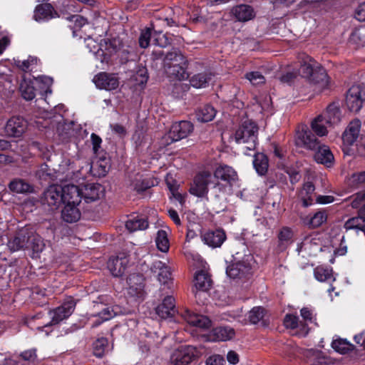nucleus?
<instances>
[{
	"mask_svg": "<svg viewBox=\"0 0 365 365\" xmlns=\"http://www.w3.org/2000/svg\"><path fill=\"white\" fill-rule=\"evenodd\" d=\"M332 348L337 352L344 354L352 351L354 346L346 339H339L334 340L331 343Z\"/></svg>",
	"mask_w": 365,
	"mask_h": 365,
	"instance_id": "obj_45",
	"label": "nucleus"
},
{
	"mask_svg": "<svg viewBox=\"0 0 365 365\" xmlns=\"http://www.w3.org/2000/svg\"><path fill=\"white\" fill-rule=\"evenodd\" d=\"M128 264V257L122 255L110 258L108 262V268L114 277H120L124 274Z\"/></svg>",
	"mask_w": 365,
	"mask_h": 365,
	"instance_id": "obj_17",
	"label": "nucleus"
},
{
	"mask_svg": "<svg viewBox=\"0 0 365 365\" xmlns=\"http://www.w3.org/2000/svg\"><path fill=\"white\" fill-rule=\"evenodd\" d=\"M58 16L57 12L50 4H39L34 10V18L36 21H48Z\"/></svg>",
	"mask_w": 365,
	"mask_h": 365,
	"instance_id": "obj_23",
	"label": "nucleus"
},
{
	"mask_svg": "<svg viewBox=\"0 0 365 365\" xmlns=\"http://www.w3.org/2000/svg\"><path fill=\"white\" fill-rule=\"evenodd\" d=\"M300 313L304 320L302 323L304 324V333L307 334L308 330L307 329V326L308 322L312 323L314 322L313 313L312 310L307 307L302 308Z\"/></svg>",
	"mask_w": 365,
	"mask_h": 365,
	"instance_id": "obj_58",
	"label": "nucleus"
},
{
	"mask_svg": "<svg viewBox=\"0 0 365 365\" xmlns=\"http://www.w3.org/2000/svg\"><path fill=\"white\" fill-rule=\"evenodd\" d=\"M327 215L325 211L320 210L314 213L311 217H307L304 219V222L309 227L315 228L321 226L326 222Z\"/></svg>",
	"mask_w": 365,
	"mask_h": 365,
	"instance_id": "obj_39",
	"label": "nucleus"
},
{
	"mask_svg": "<svg viewBox=\"0 0 365 365\" xmlns=\"http://www.w3.org/2000/svg\"><path fill=\"white\" fill-rule=\"evenodd\" d=\"M187 62L185 63H179L178 65H173L170 67H167V73L174 76L175 78L181 81L188 78V73L186 71Z\"/></svg>",
	"mask_w": 365,
	"mask_h": 365,
	"instance_id": "obj_40",
	"label": "nucleus"
},
{
	"mask_svg": "<svg viewBox=\"0 0 365 365\" xmlns=\"http://www.w3.org/2000/svg\"><path fill=\"white\" fill-rule=\"evenodd\" d=\"M349 180L351 185L355 188L365 186V171L354 173Z\"/></svg>",
	"mask_w": 365,
	"mask_h": 365,
	"instance_id": "obj_55",
	"label": "nucleus"
},
{
	"mask_svg": "<svg viewBox=\"0 0 365 365\" xmlns=\"http://www.w3.org/2000/svg\"><path fill=\"white\" fill-rule=\"evenodd\" d=\"M265 316V309L262 307H255L248 313V319L250 324H256L262 321Z\"/></svg>",
	"mask_w": 365,
	"mask_h": 365,
	"instance_id": "obj_48",
	"label": "nucleus"
},
{
	"mask_svg": "<svg viewBox=\"0 0 365 365\" xmlns=\"http://www.w3.org/2000/svg\"><path fill=\"white\" fill-rule=\"evenodd\" d=\"M322 115L326 119L325 123H329V125L338 123L341 118L339 108L336 103L329 105L327 110Z\"/></svg>",
	"mask_w": 365,
	"mask_h": 365,
	"instance_id": "obj_30",
	"label": "nucleus"
},
{
	"mask_svg": "<svg viewBox=\"0 0 365 365\" xmlns=\"http://www.w3.org/2000/svg\"><path fill=\"white\" fill-rule=\"evenodd\" d=\"M355 16L359 21H365V2L358 6L356 10Z\"/></svg>",
	"mask_w": 365,
	"mask_h": 365,
	"instance_id": "obj_64",
	"label": "nucleus"
},
{
	"mask_svg": "<svg viewBox=\"0 0 365 365\" xmlns=\"http://www.w3.org/2000/svg\"><path fill=\"white\" fill-rule=\"evenodd\" d=\"M93 81L97 88L106 91L114 90L117 88L119 85L118 79L114 74H109L104 72H101L95 76Z\"/></svg>",
	"mask_w": 365,
	"mask_h": 365,
	"instance_id": "obj_14",
	"label": "nucleus"
},
{
	"mask_svg": "<svg viewBox=\"0 0 365 365\" xmlns=\"http://www.w3.org/2000/svg\"><path fill=\"white\" fill-rule=\"evenodd\" d=\"M185 320L190 325L198 328H208L211 321L205 316L200 315L187 311L183 315Z\"/></svg>",
	"mask_w": 365,
	"mask_h": 365,
	"instance_id": "obj_26",
	"label": "nucleus"
},
{
	"mask_svg": "<svg viewBox=\"0 0 365 365\" xmlns=\"http://www.w3.org/2000/svg\"><path fill=\"white\" fill-rule=\"evenodd\" d=\"M0 365H24L18 356H13L9 358H4L0 361Z\"/></svg>",
	"mask_w": 365,
	"mask_h": 365,
	"instance_id": "obj_62",
	"label": "nucleus"
},
{
	"mask_svg": "<svg viewBox=\"0 0 365 365\" xmlns=\"http://www.w3.org/2000/svg\"><path fill=\"white\" fill-rule=\"evenodd\" d=\"M43 248L44 243L41 237L37 235L34 234V232L30 230L29 245L27 249H31L34 251V252L38 253L42 252Z\"/></svg>",
	"mask_w": 365,
	"mask_h": 365,
	"instance_id": "obj_46",
	"label": "nucleus"
},
{
	"mask_svg": "<svg viewBox=\"0 0 365 365\" xmlns=\"http://www.w3.org/2000/svg\"><path fill=\"white\" fill-rule=\"evenodd\" d=\"M361 128L359 119L352 120L343 134V141L346 145H352L358 138Z\"/></svg>",
	"mask_w": 365,
	"mask_h": 365,
	"instance_id": "obj_25",
	"label": "nucleus"
},
{
	"mask_svg": "<svg viewBox=\"0 0 365 365\" xmlns=\"http://www.w3.org/2000/svg\"><path fill=\"white\" fill-rule=\"evenodd\" d=\"M251 267L245 261H238L227 266L226 273L232 279H242L250 274Z\"/></svg>",
	"mask_w": 365,
	"mask_h": 365,
	"instance_id": "obj_15",
	"label": "nucleus"
},
{
	"mask_svg": "<svg viewBox=\"0 0 365 365\" xmlns=\"http://www.w3.org/2000/svg\"><path fill=\"white\" fill-rule=\"evenodd\" d=\"M314 190L315 187L312 182L304 184L299 194L304 207H308L312 204Z\"/></svg>",
	"mask_w": 365,
	"mask_h": 365,
	"instance_id": "obj_35",
	"label": "nucleus"
},
{
	"mask_svg": "<svg viewBox=\"0 0 365 365\" xmlns=\"http://www.w3.org/2000/svg\"><path fill=\"white\" fill-rule=\"evenodd\" d=\"M351 205L353 208H359L365 201V190L357 192L350 197Z\"/></svg>",
	"mask_w": 365,
	"mask_h": 365,
	"instance_id": "obj_60",
	"label": "nucleus"
},
{
	"mask_svg": "<svg viewBox=\"0 0 365 365\" xmlns=\"http://www.w3.org/2000/svg\"><path fill=\"white\" fill-rule=\"evenodd\" d=\"M212 285L210 276L207 272L200 270L196 272L194 277V287L197 291L206 292Z\"/></svg>",
	"mask_w": 365,
	"mask_h": 365,
	"instance_id": "obj_28",
	"label": "nucleus"
},
{
	"mask_svg": "<svg viewBox=\"0 0 365 365\" xmlns=\"http://www.w3.org/2000/svg\"><path fill=\"white\" fill-rule=\"evenodd\" d=\"M155 243L158 249L163 252H167L169 250V241L167 232L165 230H159L155 238Z\"/></svg>",
	"mask_w": 365,
	"mask_h": 365,
	"instance_id": "obj_47",
	"label": "nucleus"
},
{
	"mask_svg": "<svg viewBox=\"0 0 365 365\" xmlns=\"http://www.w3.org/2000/svg\"><path fill=\"white\" fill-rule=\"evenodd\" d=\"M225 360L220 355H214L209 357L207 360V365H224Z\"/></svg>",
	"mask_w": 365,
	"mask_h": 365,
	"instance_id": "obj_63",
	"label": "nucleus"
},
{
	"mask_svg": "<svg viewBox=\"0 0 365 365\" xmlns=\"http://www.w3.org/2000/svg\"><path fill=\"white\" fill-rule=\"evenodd\" d=\"M18 356L22 362H25L24 365L34 364L37 360L36 350L35 349L25 350Z\"/></svg>",
	"mask_w": 365,
	"mask_h": 365,
	"instance_id": "obj_51",
	"label": "nucleus"
},
{
	"mask_svg": "<svg viewBox=\"0 0 365 365\" xmlns=\"http://www.w3.org/2000/svg\"><path fill=\"white\" fill-rule=\"evenodd\" d=\"M284 324L287 328L292 329L300 328L304 332V324L295 315L287 314L284 319Z\"/></svg>",
	"mask_w": 365,
	"mask_h": 365,
	"instance_id": "obj_50",
	"label": "nucleus"
},
{
	"mask_svg": "<svg viewBox=\"0 0 365 365\" xmlns=\"http://www.w3.org/2000/svg\"><path fill=\"white\" fill-rule=\"evenodd\" d=\"M365 226V204L359 210V215L346 221L344 227L346 230H356L362 231Z\"/></svg>",
	"mask_w": 365,
	"mask_h": 365,
	"instance_id": "obj_27",
	"label": "nucleus"
},
{
	"mask_svg": "<svg viewBox=\"0 0 365 365\" xmlns=\"http://www.w3.org/2000/svg\"><path fill=\"white\" fill-rule=\"evenodd\" d=\"M195 348L191 346H182L174 351L171 356L173 365H188L195 356Z\"/></svg>",
	"mask_w": 365,
	"mask_h": 365,
	"instance_id": "obj_12",
	"label": "nucleus"
},
{
	"mask_svg": "<svg viewBox=\"0 0 365 365\" xmlns=\"http://www.w3.org/2000/svg\"><path fill=\"white\" fill-rule=\"evenodd\" d=\"M230 16L236 21L245 23L255 19L256 11L251 5L242 4L232 8Z\"/></svg>",
	"mask_w": 365,
	"mask_h": 365,
	"instance_id": "obj_13",
	"label": "nucleus"
},
{
	"mask_svg": "<svg viewBox=\"0 0 365 365\" xmlns=\"http://www.w3.org/2000/svg\"><path fill=\"white\" fill-rule=\"evenodd\" d=\"M296 144L310 150H317L314 160L318 163L331 167L334 163V155L329 148L325 145H320L317 137L307 127L298 130L296 134Z\"/></svg>",
	"mask_w": 365,
	"mask_h": 365,
	"instance_id": "obj_1",
	"label": "nucleus"
},
{
	"mask_svg": "<svg viewBox=\"0 0 365 365\" xmlns=\"http://www.w3.org/2000/svg\"><path fill=\"white\" fill-rule=\"evenodd\" d=\"M257 131V125L250 120H245L235 131L234 140L238 144H245L243 148L245 155H250L249 151H254L255 149Z\"/></svg>",
	"mask_w": 365,
	"mask_h": 365,
	"instance_id": "obj_3",
	"label": "nucleus"
},
{
	"mask_svg": "<svg viewBox=\"0 0 365 365\" xmlns=\"http://www.w3.org/2000/svg\"><path fill=\"white\" fill-rule=\"evenodd\" d=\"M63 202L64 204L79 205L83 198L82 190L74 185L63 187Z\"/></svg>",
	"mask_w": 365,
	"mask_h": 365,
	"instance_id": "obj_19",
	"label": "nucleus"
},
{
	"mask_svg": "<svg viewBox=\"0 0 365 365\" xmlns=\"http://www.w3.org/2000/svg\"><path fill=\"white\" fill-rule=\"evenodd\" d=\"M63 187L58 185L49 186L43 192L42 201L47 204L51 209L57 208L63 202Z\"/></svg>",
	"mask_w": 365,
	"mask_h": 365,
	"instance_id": "obj_10",
	"label": "nucleus"
},
{
	"mask_svg": "<svg viewBox=\"0 0 365 365\" xmlns=\"http://www.w3.org/2000/svg\"><path fill=\"white\" fill-rule=\"evenodd\" d=\"M234 329L230 327H218L212 329V336L214 341H227L235 336Z\"/></svg>",
	"mask_w": 365,
	"mask_h": 365,
	"instance_id": "obj_32",
	"label": "nucleus"
},
{
	"mask_svg": "<svg viewBox=\"0 0 365 365\" xmlns=\"http://www.w3.org/2000/svg\"><path fill=\"white\" fill-rule=\"evenodd\" d=\"M128 294L134 299H143L145 295L144 278L140 274L133 273L127 278Z\"/></svg>",
	"mask_w": 365,
	"mask_h": 365,
	"instance_id": "obj_9",
	"label": "nucleus"
},
{
	"mask_svg": "<svg viewBox=\"0 0 365 365\" xmlns=\"http://www.w3.org/2000/svg\"><path fill=\"white\" fill-rule=\"evenodd\" d=\"M225 238V232L220 230L208 231L202 236V240L205 244L212 247H220Z\"/></svg>",
	"mask_w": 365,
	"mask_h": 365,
	"instance_id": "obj_24",
	"label": "nucleus"
},
{
	"mask_svg": "<svg viewBox=\"0 0 365 365\" xmlns=\"http://www.w3.org/2000/svg\"><path fill=\"white\" fill-rule=\"evenodd\" d=\"M125 312L118 305L108 306L104 308L97 316L96 319L92 324V327H95L101 324L105 321H108L117 315L124 314Z\"/></svg>",
	"mask_w": 365,
	"mask_h": 365,
	"instance_id": "obj_20",
	"label": "nucleus"
},
{
	"mask_svg": "<svg viewBox=\"0 0 365 365\" xmlns=\"http://www.w3.org/2000/svg\"><path fill=\"white\" fill-rule=\"evenodd\" d=\"M364 101L365 88L362 85H354L347 91L346 105L350 111H359Z\"/></svg>",
	"mask_w": 365,
	"mask_h": 365,
	"instance_id": "obj_6",
	"label": "nucleus"
},
{
	"mask_svg": "<svg viewBox=\"0 0 365 365\" xmlns=\"http://www.w3.org/2000/svg\"><path fill=\"white\" fill-rule=\"evenodd\" d=\"M300 59L299 75L311 84L319 85L322 88L327 86L328 77L324 68L305 54H302Z\"/></svg>",
	"mask_w": 365,
	"mask_h": 365,
	"instance_id": "obj_2",
	"label": "nucleus"
},
{
	"mask_svg": "<svg viewBox=\"0 0 365 365\" xmlns=\"http://www.w3.org/2000/svg\"><path fill=\"white\" fill-rule=\"evenodd\" d=\"M82 190V197L86 202L98 200L103 194V188L98 183H88Z\"/></svg>",
	"mask_w": 365,
	"mask_h": 365,
	"instance_id": "obj_22",
	"label": "nucleus"
},
{
	"mask_svg": "<svg viewBox=\"0 0 365 365\" xmlns=\"http://www.w3.org/2000/svg\"><path fill=\"white\" fill-rule=\"evenodd\" d=\"M27 128L26 120L21 116H12L4 126L5 135L8 137L19 138L26 131Z\"/></svg>",
	"mask_w": 365,
	"mask_h": 365,
	"instance_id": "obj_8",
	"label": "nucleus"
},
{
	"mask_svg": "<svg viewBox=\"0 0 365 365\" xmlns=\"http://www.w3.org/2000/svg\"><path fill=\"white\" fill-rule=\"evenodd\" d=\"M96 167L98 169V175L100 177H103L110 170V160L106 157L100 158L96 164Z\"/></svg>",
	"mask_w": 365,
	"mask_h": 365,
	"instance_id": "obj_52",
	"label": "nucleus"
},
{
	"mask_svg": "<svg viewBox=\"0 0 365 365\" xmlns=\"http://www.w3.org/2000/svg\"><path fill=\"white\" fill-rule=\"evenodd\" d=\"M148 227L147 220L140 216H132L125 222L126 229L130 232L144 230Z\"/></svg>",
	"mask_w": 365,
	"mask_h": 365,
	"instance_id": "obj_31",
	"label": "nucleus"
},
{
	"mask_svg": "<svg viewBox=\"0 0 365 365\" xmlns=\"http://www.w3.org/2000/svg\"><path fill=\"white\" fill-rule=\"evenodd\" d=\"M152 36V30L150 28H145L141 31L139 36V45L143 48H146L150 45V41Z\"/></svg>",
	"mask_w": 365,
	"mask_h": 365,
	"instance_id": "obj_54",
	"label": "nucleus"
},
{
	"mask_svg": "<svg viewBox=\"0 0 365 365\" xmlns=\"http://www.w3.org/2000/svg\"><path fill=\"white\" fill-rule=\"evenodd\" d=\"M153 41L155 44L160 47H166L170 44V41L165 34L162 33H155L153 36Z\"/></svg>",
	"mask_w": 365,
	"mask_h": 365,
	"instance_id": "obj_59",
	"label": "nucleus"
},
{
	"mask_svg": "<svg viewBox=\"0 0 365 365\" xmlns=\"http://www.w3.org/2000/svg\"><path fill=\"white\" fill-rule=\"evenodd\" d=\"M349 42L356 48L365 47V26L356 29L351 34Z\"/></svg>",
	"mask_w": 365,
	"mask_h": 365,
	"instance_id": "obj_37",
	"label": "nucleus"
},
{
	"mask_svg": "<svg viewBox=\"0 0 365 365\" xmlns=\"http://www.w3.org/2000/svg\"><path fill=\"white\" fill-rule=\"evenodd\" d=\"M20 91L21 92L22 97L26 101L34 99L36 96L35 88L30 81H22L20 85Z\"/></svg>",
	"mask_w": 365,
	"mask_h": 365,
	"instance_id": "obj_49",
	"label": "nucleus"
},
{
	"mask_svg": "<svg viewBox=\"0 0 365 365\" xmlns=\"http://www.w3.org/2000/svg\"><path fill=\"white\" fill-rule=\"evenodd\" d=\"M216 115L215 108L210 105H205L196 111V118L198 121L206 123L212 120Z\"/></svg>",
	"mask_w": 365,
	"mask_h": 365,
	"instance_id": "obj_36",
	"label": "nucleus"
},
{
	"mask_svg": "<svg viewBox=\"0 0 365 365\" xmlns=\"http://www.w3.org/2000/svg\"><path fill=\"white\" fill-rule=\"evenodd\" d=\"M325 118L323 115H319L312 122V129L319 136H324L327 134V125L329 123H325Z\"/></svg>",
	"mask_w": 365,
	"mask_h": 365,
	"instance_id": "obj_41",
	"label": "nucleus"
},
{
	"mask_svg": "<svg viewBox=\"0 0 365 365\" xmlns=\"http://www.w3.org/2000/svg\"><path fill=\"white\" fill-rule=\"evenodd\" d=\"M314 277L319 282H332L335 281V277L333 275L332 269L319 266L314 269Z\"/></svg>",
	"mask_w": 365,
	"mask_h": 365,
	"instance_id": "obj_38",
	"label": "nucleus"
},
{
	"mask_svg": "<svg viewBox=\"0 0 365 365\" xmlns=\"http://www.w3.org/2000/svg\"><path fill=\"white\" fill-rule=\"evenodd\" d=\"M246 78L253 85L262 84L265 81L264 77L258 71H253L247 73Z\"/></svg>",
	"mask_w": 365,
	"mask_h": 365,
	"instance_id": "obj_56",
	"label": "nucleus"
},
{
	"mask_svg": "<svg viewBox=\"0 0 365 365\" xmlns=\"http://www.w3.org/2000/svg\"><path fill=\"white\" fill-rule=\"evenodd\" d=\"M292 237L293 232L287 227H282L278 235L279 241L282 245L292 242Z\"/></svg>",
	"mask_w": 365,
	"mask_h": 365,
	"instance_id": "obj_53",
	"label": "nucleus"
},
{
	"mask_svg": "<svg viewBox=\"0 0 365 365\" xmlns=\"http://www.w3.org/2000/svg\"><path fill=\"white\" fill-rule=\"evenodd\" d=\"M186 59L181 52L177 49H173L168 52L163 59L164 67H170L179 63H185Z\"/></svg>",
	"mask_w": 365,
	"mask_h": 365,
	"instance_id": "obj_34",
	"label": "nucleus"
},
{
	"mask_svg": "<svg viewBox=\"0 0 365 365\" xmlns=\"http://www.w3.org/2000/svg\"><path fill=\"white\" fill-rule=\"evenodd\" d=\"M150 270L155 274L159 282L163 284L168 285L170 287L171 282V272L170 267L165 263L156 260L153 262Z\"/></svg>",
	"mask_w": 365,
	"mask_h": 365,
	"instance_id": "obj_16",
	"label": "nucleus"
},
{
	"mask_svg": "<svg viewBox=\"0 0 365 365\" xmlns=\"http://www.w3.org/2000/svg\"><path fill=\"white\" fill-rule=\"evenodd\" d=\"M76 307V302L72 298L65 301L61 306L49 312L51 321L43 324H39L36 329L39 331L45 329L46 334L48 335L51 331V327L59 324L63 320L67 319L73 312Z\"/></svg>",
	"mask_w": 365,
	"mask_h": 365,
	"instance_id": "obj_4",
	"label": "nucleus"
},
{
	"mask_svg": "<svg viewBox=\"0 0 365 365\" xmlns=\"http://www.w3.org/2000/svg\"><path fill=\"white\" fill-rule=\"evenodd\" d=\"M156 314L162 319L173 317L177 313L175 301L172 296L165 297L155 308Z\"/></svg>",
	"mask_w": 365,
	"mask_h": 365,
	"instance_id": "obj_18",
	"label": "nucleus"
},
{
	"mask_svg": "<svg viewBox=\"0 0 365 365\" xmlns=\"http://www.w3.org/2000/svg\"><path fill=\"white\" fill-rule=\"evenodd\" d=\"M9 187L12 192L16 193H30L34 191L33 186L30 183L20 178L11 180Z\"/></svg>",
	"mask_w": 365,
	"mask_h": 365,
	"instance_id": "obj_33",
	"label": "nucleus"
},
{
	"mask_svg": "<svg viewBox=\"0 0 365 365\" xmlns=\"http://www.w3.org/2000/svg\"><path fill=\"white\" fill-rule=\"evenodd\" d=\"M30 240V229L23 227L19 230L15 236L9 240L8 247L11 252H16L28 248Z\"/></svg>",
	"mask_w": 365,
	"mask_h": 365,
	"instance_id": "obj_11",
	"label": "nucleus"
},
{
	"mask_svg": "<svg viewBox=\"0 0 365 365\" xmlns=\"http://www.w3.org/2000/svg\"><path fill=\"white\" fill-rule=\"evenodd\" d=\"M253 165L258 174L264 175L268 169V159L263 153H257L255 155Z\"/></svg>",
	"mask_w": 365,
	"mask_h": 365,
	"instance_id": "obj_43",
	"label": "nucleus"
},
{
	"mask_svg": "<svg viewBox=\"0 0 365 365\" xmlns=\"http://www.w3.org/2000/svg\"><path fill=\"white\" fill-rule=\"evenodd\" d=\"M108 351V341L105 337L97 339L93 344V352L97 357H102Z\"/></svg>",
	"mask_w": 365,
	"mask_h": 365,
	"instance_id": "obj_44",
	"label": "nucleus"
},
{
	"mask_svg": "<svg viewBox=\"0 0 365 365\" xmlns=\"http://www.w3.org/2000/svg\"><path fill=\"white\" fill-rule=\"evenodd\" d=\"M315 239L312 236H306L300 244V250L307 251L309 250H312L314 247H316L317 249L319 248V245L314 242Z\"/></svg>",
	"mask_w": 365,
	"mask_h": 365,
	"instance_id": "obj_57",
	"label": "nucleus"
},
{
	"mask_svg": "<svg viewBox=\"0 0 365 365\" xmlns=\"http://www.w3.org/2000/svg\"><path fill=\"white\" fill-rule=\"evenodd\" d=\"M211 79V73H201L194 75L190 78V83L193 87L201 88L206 87Z\"/></svg>",
	"mask_w": 365,
	"mask_h": 365,
	"instance_id": "obj_42",
	"label": "nucleus"
},
{
	"mask_svg": "<svg viewBox=\"0 0 365 365\" xmlns=\"http://www.w3.org/2000/svg\"><path fill=\"white\" fill-rule=\"evenodd\" d=\"M78 205L65 204L61 211L62 219L69 223L77 222L81 217V212L78 207Z\"/></svg>",
	"mask_w": 365,
	"mask_h": 365,
	"instance_id": "obj_29",
	"label": "nucleus"
},
{
	"mask_svg": "<svg viewBox=\"0 0 365 365\" xmlns=\"http://www.w3.org/2000/svg\"><path fill=\"white\" fill-rule=\"evenodd\" d=\"M193 130L192 124L187 120H182L173 124L169 133L161 139L163 145H168L173 142L187 138Z\"/></svg>",
	"mask_w": 365,
	"mask_h": 365,
	"instance_id": "obj_5",
	"label": "nucleus"
},
{
	"mask_svg": "<svg viewBox=\"0 0 365 365\" xmlns=\"http://www.w3.org/2000/svg\"><path fill=\"white\" fill-rule=\"evenodd\" d=\"M213 182V177L210 171L204 170L199 173L195 178L190 192L199 197L207 195V185Z\"/></svg>",
	"mask_w": 365,
	"mask_h": 365,
	"instance_id": "obj_7",
	"label": "nucleus"
},
{
	"mask_svg": "<svg viewBox=\"0 0 365 365\" xmlns=\"http://www.w3.org/2000/svg\"><path fill=\"white\" fill-rule=\"evenodd\" d=\"M86 44L89 51L93 53L94 54H98L100 51H101L98 43L92 38H86Z\"/></svg>",
	"mask_w": 365,
	"mask_h": 365,
	"instance_id": "obj_61",
	"label": "nucleus"
},
{
	"mask_svg": "<svg viewBox=\"0 0 365 365\" xmlns=\"http://www.w3.org/2000/svg\"><path fill=\"white\" fill-rule=\"evenodd\" d=\"M213 178L221 180L225 182L230 186L237 180V174L235 170L228 165H221L218 167L215 173Z\"/></svg>",
	"mask_w": 365,
	"mask_h": 365,
	"instance_id": "obj_21",
	"label": "nucleus"
}]
</instances>
